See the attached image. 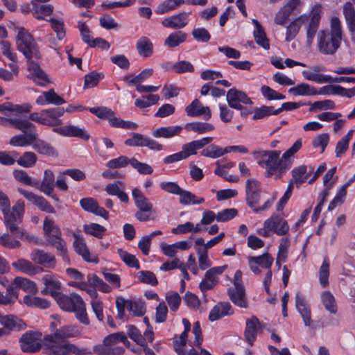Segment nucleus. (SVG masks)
<instances>
[{"mask_svg":"<svg viewBox=\"0 0 355 355\" xmlns=\"http://www.w3.org/2000/svg\"><path fill=\"white\" fill-rule=\"evenodd\" d=\"M301 148L302 140L299 139L281 157L280 150H256L252 155L258 165L266 168L267 178L276 175L275 179H279L291 168L293 165L291 157Z\"/></svg>","mask_w":355,"mask_h":355,"instance_id":"obj_1","label":"nucleus"},{"mask_svg":"<svg viewBox=\"0 0 355 355\" xmlns=\"http://www.w3.org/2000/svg\"><path fill=\"white\" fill-rule=\"evenodd\" d=\"M50 327L52 334L44 338V347L47 355H70L80 353L78 347L67 340L80 336V331L78 327L64 325L57 328L56 322H52Z\"/></svg>","mask_w":355,"mask_h":355,"instance_id":"obj_2","label":"nucleus"},{"mask_svg":"<svg viewBox=\"0 0 355 355\" xmlns=\"http://www.w3.org/2000/svg\"><path fill=\"white\" fill-rule=\"evenodd\" d=\"M321 15V5L315 4L309 15L302 14L300 15L287 27L286 40L287 42L293 40L298 33L301 26L304 25L306 33V43L309 46H311L318 30Z\"/></svg>","mask_w":355,"mask_h":355,"instance_id":"obj_3","label":"nucleus"},{"mask_svg":"<svg viewBox=\"0 0 355 355\" xmlns=\"http://www.w3.org/2000/svg\"><path fill=\"white\" fill-rule=\"evenodd\" d=\"M0 209L3 215L6 227L10 231L11 236L14 237L22 236L23 231L19 225L22 222V218L25 212L24 202L19 200L10 208L8 197L2 191H0Z\"/></svg>","mask_w":355,"mask_h":355,"instance_id":"obj_4","label":"nucleus"},{"mask_svg":"<svg viewBox=\"0 0 355 355\" xmlns=\"http://www.w3.org/2000/svg\"><path fill=\"white\" fill-rule=\"evenodd\" d=\"M342 40L340 21L336 17L331 19L330 33L324 30L318 35V47L320 53L324 55H333L338 49Z\"/></svg>","mask_w":355,"mask_h":355,"instance_id":"obj_5","label":"nucleus"},{"mask_svg":"<svg viewBox=\"0 0 355 355\" xmlns=\"http://www.w3.org/2000/svg\"><path fill=\"white\" fill-rule=\"evenodd\" d=\"M17 47L27 59L38 60L41 58L38 45L33 36L25 28H19L16 40Z\"/></svg>","mask_w":355,"mask_h":355,"instance_id":"obj_6","label":"nucleus"},{"mask_svg":"<svg viewBox=\"0 0 355 355\" xmlns=\"http://www.w3.org/2000/svg\"><path fill=\"white\" fill-rule=\"evenodd\" d=\"M64 114L63 107H51L31 113L28 120L46 126H58L62 123L60 117Z\"/></svg>","mask_w":355,"mask_h":355,"instance_id":"obj_7","label":"nucleus"},{"mask_svg":"<svg viewBox=\"0 0 355 355\" xmlns=\"http://www.w3.org/2000/svg\"><path fill=\"white\" fill-rule=\"evenodd\" d=\"M21 128H17L24 134L17 135L10 138V144L13 146L25 147L31 145L36 137H38L36 126L27 119H22Z\"/></svg>","mask_w":355,"mask_h":355,"instance_id":"obj_8","label":"nucleus"},{"mask_svg":"<svg viewBox=\"0 0 355 355\" xmlns=\"http://www.w3.org/2000/svg\"><path fill=\"white\" fill-rule=\"evenodd\" d=\"M42 337L40 331H28L24 333L19 339L21 351L25 353L39 352L42 346Z\"/></svg>","mask_w":355,"mask_h":355,"instance_id":"obj_9","label":"nucleus"},{"mask_svg":"<svg viewBox=\"0 0 355 355\" xmlns=\"http://www.w3.org/2000/svg\"><path fill=\"white\" fill-rule=\"evenodd\" d=\"M245 200L251 207H256L261 199V186L259 181L254 178H249L245 182Z\"/></svg>","mask_w":355,"mask_h":355,"instance_id":"obj_10","label":"nucleus"},{"mask_svg":"<svg viewBox=\"0 0 355 355\" xmlns=\"http://www.w3.org/2000/svg\"><path fill=\"white\" fill-rule=\"evenodd\" d=\"M18 191L26 198L27 200L37 206L41 211L50 214L55 213L54 207L44 197L21 188H19Z\"/></svg>","mask_w":355,"mask_h":355,"instance_id":"obj_11","label":"nucleus"},{"mask_svg":"<svg viewBox=\"0 0 355 355\" xmlns=\"http://www.w3.org/2000/svg\"><path fill=\"white\" fill-rule=\"evenodd\" d=\"M226 98L229 106L236 110H241L242 105L252 103L251 99L245 92L234 88H232L227 92Z\"/></svg>","mask_w":355,"mask_h":355,"instance_id":"obj_12","label":"nucleus"},{"mask_svg":"<svg viewBox=\"0 0 355 355\" xmlns=\"http://www.w3.org/2000/svg\"><path fill=\"white\" fill-rule=\"evenodd\" d=\"M67 231L71 233L74 238L73 246L75 251L81 256L85 261L98 263V259L95 256H91L83 237L74 232H71L69 230H67Z\"/></svg>","mask_w":355,"mask_h":355,"instance_id":"obj_13","label":"nucleus"},{"mask_svg":"<svg viewBox=\"0 0 355 355\" xmlns=\"http://www.w3.org/2000/svg\"><path fill=\"white\" fill-rule=\"evenodd\" d=\"M248 260L250 270L256 275L261 273L259 266L269 270L273 263V257L268 252L258 257H249Z\"/></svg>","mask_w":355,"mask_h":355,"instance_id":"obj_14","label":"nucleus"},{"mask_svg":"<svg viewBox=\"0 0 355 355\" xmlns=\"http://www.w3.org/2000/svg\"><path fill=\"white\" fill-rule=\"evenodd\" d=\"M54 298L62 309L69 312L73 311L77 305L81 304L83 300L82 297L75 293H72L69 295L60 293Z\"/></svg>","mask_w":355,"mask_h":355,"instance_id":"obj_15","label":"nucleus"},{"mask_svg":"<svg viewBox=\"0 0 355 355\" xmlns=\"http://www.w3.org/2000/svg\"><path fill=\"white\" fill-rule=\"evenodd\" d=\"M36 60L27 61L28 70L32 76L33 81L40 86L44 87L51 83L47 74L42 70Z\"/></svg>","mask_w":355,"mask_h":355,"instance_id":"obj_16","label":"nucleus"},{"mask_svg":"<svg viewBox=\"0 0 355 355\" xmlns=\"http://www.w3.org/2000/svg\"><path fill=\"white\" fill-rule=\"evenodd\" d=\"M30 257L34 263L43 266L45 268H54L56 266V259L55 256L42 250H34L31 253Z\"/></svg>","mask_w":355,"mask_h":355,"instance_id":"obj_17","label":"nucleus"},{"mask_svg":"<svg viewBox=\"0 0 355 355\" xmlns=\"http://www.w3.org/2000/svg\"><path fill=\"white\" fill-rule=\"evenodd\" d=\"M41 280L44 285V289L41 291L43 295L49 294L55 297L60 293L61 283L56 275L48 273L44 275Z\"/></svg>","mask_w":355,"mask_h":355,"instance_id":"obj_18","label":"nucleus"},{"mask_svg":"<svg viewBox=\"0 0 355 355\" xmlns=\"http://www.w3.org/2000/svg\"><path fill=\"white\" fill-rule=\"evenodd\" d=\"M189 16V12H182L164 19L161 24L165 28L181 29L187 25Z\"/></svg>","mask_w":355,"mask_h":355,"instance_id":"obj_19","label":"nucleus"},{"mask_svg":"<svg viewBox=\"0 0 355 355\" xmlns=\"http://www.w3.org/2000/svg\"><path fill=\"white\" fill-rule=\"evenodd\" d=\"M53 131L64 137H78L86 141L90 137L84 128L73 125L54 128Z\"/></svg>","mask_w":355,"mask_h":355,"instance_id":"obj_20","label":"nucleus"},{"mask_svg":"<svg viewBox=\"0 0 355 355\" xmlns=\"http://www.w3.org/2000/svg\"><path fill=\"white\" fill-rule=\"evenodd\" d=\"M212 141V137H207L201 139L192 141L184 144L181 150L183 158L186 159L189 156L196 155L197 153V150L202 148L206 145L210 144Z\"/></svg>","mask_w":355,"mask_h":355,"instance_id":"obj_21","label":"nucleus"},{"mask_svg":"<svg viewBox=\"0 0 355 355\" xmlns=\"http://www.w3.org/2000/svg\"><path fill=\"white\" fill-rule=\"evenodd\" d=\"M81 207L86 211L101 216L105 220L109 218L108 212L92 198H85L80 200Z\"/></svg>","mask_w":355,"mask_h":355,"instance_id":"obj_22","label":"nucleus"},{"mask_svg":"<svg viewBox=\"0 0 355 355\" xmlns=\"http://www.w3.org/2000/svg\"><path fill=\"white\" fill-rule=\"evenodd\" d=\"M185 112L189 116H202L205 120L211 117V112L209 107L203 106L198 100H193L191 104L185 108Z\"/></svg>","mask_w":355,"mask_h":355,"instance_id":"obj_23","label":"nucleus"},{"mask_svg":"<svg viewBox=\"0 0 355 355\" xmlns=\"http://www.w3.org/2000/svg\"><path fill=\"white\" fill-rule=\"evenodd\" d=\"M36 104L44 106L49 104L60 105L65 103L62 97L59 96L53 89L43 92L35 100Z\"/></svg>","mask_w":355,"mask_h":355,"instance_id":"obj_24","label":"nucleus"},{"mask_svg":"<svg viewBox=\"0 0 355 355\" xmlns=\"http://www.w3.org/2000/svg\"><path fill=\"white\" fill-rule=\"evenodd\" d=\"M260 328V322L257 317L252 316L250 318L246 320L244 336L246 342L250 346H252L256 340L257 334Z\"/></svg>","mask_w":355,"mask_h":355,"instance_id":"obj_25","label":"nucleus"},{"mask_svg":"<svg viewBox=\"0 0 355 355\" xmlns=\"http://www.w3.org/2000/svg\"><path fill=\"white\" fill-rule=\"evenodd\" d=\"M234 311L232 309V306L229 302H219L210 311L209 320L214 322L224 316L232 315Z\"/></svg>","mask_w":355,"mask_h":355,"instance_id":"obj_26","label":"nucleus"},{"mask_svg":"<svg viewBox=\"0 0 355 355\" xmlns=\"http://www.w3.org/2000/svg\"><path fill=\"white\" fill-rule=\"evenodd\" d=\"M55 175L50 169H46L44 172V177L41 183L38 182L37 187L35 188L39 189L46 196H51L53 193L55 187Z\"/></svg>","mask_w":355,"mask_h":355,"instance_id":"obj_27","label":"nucleus"},{"mask_svg":"<svg viewBox=\"0 0 355 355\" xmlns=\"http://www.w3.org/2000/svg\"><path fill=\"white\" fill-rule=\"evenodd\" d=\"M295 306L303 318L304 323L306 326H310L311 324V310L307 306L304 297L297 292L295 296Z\"/></svg>","mask_w":355,"mask_h":355,"instance_id":"obj_28","label":"nucleus"},{"mask_svg":"<svg viewBox=\"0 0 355 355\" xmlns=\"http://www.w3.org/2000/svg\"><path fill=\"white\" fill-rule=\"evenodd\" d=\"M228 295L234 304L241 308H248V302L245 297L244 287L230 288Z\"/></svg>","mask_w":355,"mask_h":355,"instance_id":"obj_29","label":"nucleus"},{"mask_svg":"<svg viewBox=\"0 0 355 355\" xmlns=\"http://www.w3.org/2000/svg\"><path fill=\"white\" fill-rule=\"evenodd\" d=\"M12 267L18 271L28 275H34L42 271V268L35 266L32 262L25 259H19L12 263Z\"/></svg>","mask_w":355,"mask_h":355,"instance_id":"obj_30","label":"nucleus"},{"mask_svg":"<svg viewBox=\"0 0 355 355\" xmlns=\"http://www.w3.org/2000/svg\"><path fill=\"white\" fill-rule=\"evenodd\" d=\"M313 171V167H311L309 173H307L306 165L295 167L291 171L292 179L288 184H292V186L295 184L297 187H300L307 180Z\"/></svg>","mask_w":355,"mask_h":355,"instance_id":"obj_31","label":"nucleus"},{"mask_svg":"<svg viewBox=\"0 0 355 355\" xmlns=\"http://www.w3.org/2000/svg\"><path fill=\"white\" fill-rule=\"evenodd\" d=\"M0 324L10 332L11 331H19L26 327L24 321L13 315L1 316Z\"/></svg>","mask_w":355,"mask_h":355,"instance_id":"obj_32","label":"nucleus"},{"mask_svg":"<svg viewBox=\"0 0 355 355\" xmlns=\"http://www.w3.org/2000/svg\"><path fill=\"white\" fill-rule=\"evenodd\" d=\"M183 130L181 125H170L161 127L153 132V136L156 138L171 139L179 136Z\"/></svg>","mask_w":355,"mask_h":355,"instance_id":"obj_33","label":"nucleus"},{"mask_svg":"<svg viewBox=\"0 0 355 355\" xmlns=\"http://www.w3.org/2000/svg\"><path fill=\"white\" fill-rule=\"evenodd\" d=\"M132 196L139 210L153 211V204L139 189L135 188L132 191Z\"/></svg>","mask_w":355,"mask_h":355,"instance_id":"obj_34","label":"nucleus"},{"mask_svg":"<svg viewBox=\"0 0 355 355\" xmlns=\"http://www.w3.org/2000/svg\"><path fill=\"white\" fill-rule=\"evenodd\" d=\"M123 183L121 181H116L107 184L105 187V191L107 194L116 196L121 202L127 203L129 201V198L127 193L123 191Z\"/></svg>","mask_w":355,"mask_h":355,"instance_id":"obj_35","label":"nucleus"},{"mask_svg":"<svg viewBox=\"0 0 355 355\" xmlns=\"http://www.w3.org/2000/svg\"><path fill=\"white\" fill-rule=\"evenodd\" d=\"M32 148L38 153L51 157H57L58 153L55 148L50 144L36 137L35 140L31 144Z\"/></svg>","mask_w":355,"mask_h":355,"instance_id":"obj_36","label":"nucleus"},{"mask_svg":"<svg viewBox=\"0 0 355 355\" xmlns=\"http://www.w3.org/2000/svg\"><path fill=\"white\" fill-rule=\"evenodd\" d=\"M43 231L46 241L50 239H59L61 232L58 225H55L54 220L49 216H46L43 222Z\"/></svg>","mask_w":355,"mask_h":355,"instance_id":"obj_37","label":"nucleus"},{"mask_svg":"<svg viewBox=\"0 0 355 355\" xmlns=\"http://www.w3.org/2000/svg\"><path fill=\"white\" fill-rule=\"evenodd\" d=\"M120 343L125 346H128L130 343L125 335L122 332L112 334L103 340L104 345L107 346L108 348L122 347L118 345Z\"/></svg>","mask_w":355,"mask_h":355,"instance_id":"obj_38","label":"nucleus"},{"mask_svg":"<svg viewBox=\"0 0 355 355\" xmlns=\"http://www.w3.org/2000/svg\"><path fill=\"white\" fill-rule=\"evenodd\" d=\"M13 284L15 285V288H19L24 291L35 295L37 293V286L36 284L26 278L17 277L14 279Z\"/></svg>","mask_w":355,"mask_h":355,"instance_id":"obj_39","label":"nucleus"},{"mask_svg":"<svg viewBox=\"0 0 355 355\" xmlns=\"http://www.w3.org/2000/svg\"><path fill=\"white\" fill-rule=\"evenodd\" d=\"M138 53L145 58L150 57L153 53V44L146 37H141L136 44Z\"/></svg>","mask_w":355,"mask_h":355,"instance_id":"obj_40","label":"nucleus"},{"mask_svg":"<svg viewBox=\"0 0 355 355\" xmlns=\"http://www.w3.org/2000/svg\"><path fill=\"white\" fill-rule=\"evenodd\" d=\"M178 196H180V203L184 205H200L205 202L203 198H198L191 192L183 189H181Z\"/></svg>","mask_w":355,"mask_h":355,"instance_id":"obj_41","label":"nucleus"},{"mask_svg":"<svg viewBox=\"0 0 355 355\" xmlns=\"http://www.w3.org/2000/svg\"><path fill=\"white\" fill-rule=\"evenodd\" d=\"M288 92L295 96L317 95V89L307 83H301L288 89Z\"/></svg>","mask_w":355,"mask_h":355,"instance_id":"obj_42","label":"nucleus"},{"mask_svg":"<svg viewBox=\"0 0 355 355\" xmlns=\"http://www.w3.org/2000/svg\"><path fill=\"white\" fill-rule=\"evenodd\" d=\"M187 34L182 31L171 33L164 40V45L168 48H174L185 42Z\"/></svg>","mask_w":355,"mask_h":355,"instance_id":"obj_43","label":"nucleus"},{"mask_svg":"<svg viewBox=\"0 0 355 355\" xmlns=\"http://www.w3.org/2000/svg\"><path fill=\"white\" fill-rule=\"evenodd\" d=\"M22 302L24 304L31 307L46 309L49 306V302L46 300L33 295H26L23 297Z\"/></svg>","mask_w":355,"mask_h":355,"instance_id":"obj_44","label":"nucleus"},{"mask_svg":"<svg viewBox=\"0 0 355 355\" xmlns=\"http://www.w3.org/2000/svg\"><path fill=\"white\" fill-rule=\"evenodd\" d=\"M18 290L14 288V286H8L6 295L0 292V304L12 305L18 299Z\"/></svg>","mask_w":355,"mask_h":355,"instance_id":"obj_45","label":"nucleus"},{"mask_svg":"<svg viewBox=\"0 0 355 355\" xmlns=\"http://www.w3.org/2000/svg\"><path fill=\"white\" fill-rule=\"evenodd\" d=\"M266 220L273 222L272 224L273 229L271 230V232H273L278 235H284L289 230L287 222L278 216H272Z\"/></svg>","mask_w":355,"mask_h":355,"instance_id":"obj_46","label":"nucleus"},{"mask_svg":"<svg viewBox=\"0 0 355 355\" xmlns=\"http://www.w3.org/2000/svg\"><path fill=\"white\" fill-rule=\"evenodd\" d=\"M289 245L290 239L288 237H284L281 239L276 259V264L278 266H280L282 263L286 261Z\"/></svg>","mask_w":355,"mask_h":355,"instance_id":"obj_47","label":"nucleus"},{"mask_svg":"<svg viewBox=\"0 0 355 355\" xmlns=\"http://www.w3.org/2000/svg\"><path fill=\"white\" fill-rule=\"evenodd\" d=\"M303 77L310 81H313L318 83H331L332 77L329 75L318 74L314 73L311 69L310 70H303Z\"/></svg>","mask_w":355,"mask_h":355,"instance_id":"obj_48","label":"nucleus"},{"mask_svg":"<svg viewBox=\"0 0 355 355\" xmlns=\"http://www.w3.org/2000/svg\"><path fill=\"white\" fill-rule=\"evenodd\" d=\"M13 176L18 182L31 187H37L38 180L33 179L24 170H14Z\"/></svg>","mask_w":355,"mask_h":355,"instance_id":"obj_49","label":"nucleus"},{"mask_svg":"<svg viewBox=\"0 0 355 355\" xmlns=\"http://www.w3.org/2000/svg\"><path fill=\"white\" fill-rule=\"evenodd\" d=\"M53 7L50 4L38 5L33 4V15L37 19H44V16H49L52 14Z\"/></svg>","mask_w":355,"mask_h":355,"instance_id":"obj_50","label":"nucleus"},{"mask_svg":"<svg viewBox=\"0 0 355 355\" xmlns=\"http://www.w3.org/2000/svg\"><path fill=\"white\" fill-rule=\"evenodd\" d=\"M48 242L54 246L58 251L60 252V256H62L63 261L69 263V258L67 255V250L66 247V242L62 239L61 235L59 236V239H50Z\"/></svg>","mask_w":355,"mask_h":355,"instance_id":"obj_51","label":"nucleus"},{"mask_svg":"<svg viewBox=\"0 0 355 355\" xmlns=\"http://www.w3.org/2000/svg\"><path fill=\"white\" fill-rule=\"evenodd\" d=\"M159 98H160L157 94L143 96L141 98L136 99L135 105L139 108H146L157 104L159 101Z\"/></svg>","mask_w":355,"mask_h":355,"instance_id":"obj_52","label":"nucleus"},{"mask_svg":"<svg viewBox=\"0 0 355 355\" xmlns=\"http://www.w3.org/2000/svg\"><path fill=\"white\" fill-rule=\"evenodd\" d=\"M37 157L33 152L27 151L17 160V164L25 168L33 167L37 162Z\"/></svg>","mask_w":355,"mask_h":355,"instance_id":"obj_53","label":"nucleus"},{"mask_svg":"<svg viewBox=\"0 0 355 355\" xmlns=\"http://www.w3.org/2000/svg\"><path fill=\"white\" fill-rule=\"evenodd\" d=\"M93 350L98 355H121L124 352L123 347L108 348L103 343L102 345L94 346Z\"/></svg>","mask_w":355,"mask_h":355,"instance_id":"obj_54","label":"nucleus"},{"mask_svg":"<svg viewBox=\"0 0 355 355\" xmlns=\"http://www.w3.org/2000/svg\"><path fill=\"white\" fill-rule=\"evenodd\" d=\"M227 153L226 148H223L216 145H211L201 151V155L216 159Z\"/></svg>","mask_w":355,"mask_h":355,"instance_id":"obj_55","label":"nucleus"},{"mask_svg":"<svg viewBox=\"0 0 355 355\" xmlns=\"http://www.w3.org/2000/svg\"><path fill=\"white\" fill-rule=\"evenodd\" d=\"M329 262L327 257L324 259V261L320 268L319 270V280L320 285L325 288L329 285Z\"/></svg>","mask_w":355,"mask_h":355,"instance_id":"obj_56","label":"nucleus"},{"mask_svg":"<svg viewBox=\"0 0 355 355\" xmlns=\"http://www.w3.org/2000/svg\"><path fill=\"white\" fill-rule=\"evenodd\" d=\"M117 252L121 260L128 266L139 269L140 268L139 261L133 254L128 253L123 249H118Z\"/></svg>","mask_w":355,"mask_h":355,"instance_id":"obj_57","label":"nucleus"},{"mask_svg":"<svg viewBox=\"0 0 355 355\" xmlns=\"http://www.w3.org/2000/svg\"><path fill=\"white\" fill-rule=\"evenodd\" d=\"M321 298L325 309L331 313H336L337 307L334 295L330 292L325 291L322 293Z\"/></svg>","mask_w":355,"mask_h":355,"instance_id":"obj_58","label":"nucleus"},{"mask_svg":"<svg viewBox=\"0 0 355 355\" xmlns=\"http://www.w3.org/2000/svg\"><path fill=\"white\" fill-rule=\"evenodd\" d=\"M83 230L86 234L92 235L98 239L102 238L103 233L106 231L105 227L97 223L85 225L83 226Z\"/></svg>","mask_w":355,"mask_h":355,"instance_id":"obj_59","label":"nucleus"},{"mask_svg":"<svg viewBox=\"0 0 355 355\" xmlns=\"http://www.w3.org/2000/svg\"><path fill=\"white\" fill-rule=\"evenodd\" d=\"M130 165L141 175H150L153 172L152 166L146 163L140 162L135 157L130 158Z\"/></svg>","mask_w":355,"mask_h":355,"instance_id":"obj_60","label":"nucleus"},{"mask_svg":"<svg viewBox=\"0 0 355 355\" xmlns=\"http://www.w3.org/2000/svg\"><path fill=\"white\" fill-rule=\"evenodd\" d=\"M276 110L272 106L263 105L259 108H256L252 116L253 120L260 119L270 115H277Z\"/></svg>","mask_w":355,"mask_h":355,"instance_id":"obj_61","label":"nucleus"},{"mask_svg":"<svg viewBox=\"0 0 355 355\" xmlns=\"http://www.w3.org/2000/svg\"><path fill=\"white\" fill-rule=\"evenodd\" d=\"M227 268V265L211 268L206 271L205 276L216 285L218 284V277L223 274Z\"/></svg>","mask_w":355,"mask_h":355,"instance_id":"obj_62","label":"nucleus"},{"mask_svg":"<svg viewBox=\"0 0 355 355\" xmlns=\"http://www.w3.org/2000/svg\"><path fill=\"white\" fill-rule=\"evenodd\" d=\"M343 14L348 26L355 25V9L350 2H347L343 6Z\"/></svg>","mask_w":355,"mask_h":355,"instance_id":"obj_63","label":"nucleus"},{"mask_svg":"<svg viewBox=\"0 0 355 355\" xmlns=\"http://www.w3.org/2000/svg\"><path fill=\"white\" fill-rule=\"evenodd\" d=\"M261 92L266 98L270 101L282 100L286 98L284 95L277 92V91L266 85H263L261 87Z\"/></svg>","mask_w":355,"mask_h":355,"instance_id":"obj_64","label":"nucleus"}]
</instances>
